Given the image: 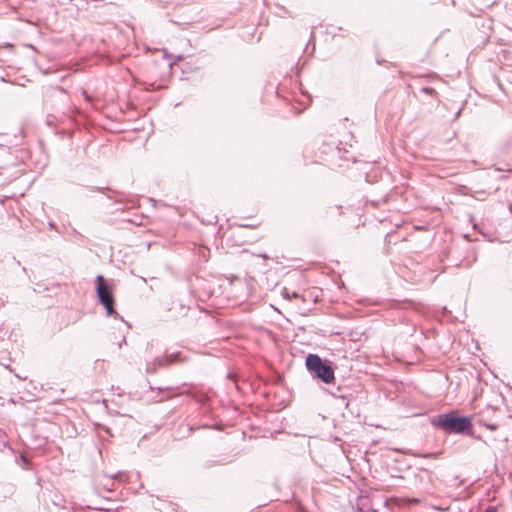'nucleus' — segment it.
Returning a JSON list of instances; mask_svg holds the SVG:
<instances>
[{
    "label": "nucleus",
    "instance_id": "obj_5",
    "mask_svg": "<svg viewBox=\"0 0 512 512\" xmlns=\"http://www.w3.org/2000/svg\"><path fill=\"white\" fill-rule=\"evenodd\" d=\"M315 375L327 384L332 383L334 380V371L331 366L326 364L316 371Z\"/></svg>",
    "mask_w": 512,
    "mask_h": 512
},
{
    "label": "nucleus",
    "instance_id": "obj_10",
    "mask_svg": "<svg viewBox=\"0 0 512 512\" xmlns=\"http://www.w3.org/2000/svg\"><path fill=\"white\" fill-rule=\"evenodd\" d=\"M261 257H262V258H264V259H267V258H268V256H267V255H265V254H262V255H261Z\"/></svg>",
    "mask_w": 512,
    "mask_h": 512
},
{
    "label": "nucleus",
    "instance_id": "obj_9",
    "mask_svg": "<svg viewBox=\"0 0 512 512\" xmlns=\"http://www.w3.org/2000/svg\"><path fill=\"white\" fill-rule=\"evenodd\" d=\"M292 297H293V298H297V297H298V294H297V293H293V294H292Z\"/></svg>",
    "mask_w": 512,
    "mask_h": 512
},
{
    "label": "nucleus",
    "instance_id": "obj_3",
    "mask_svg": "<svg viewBox=\"0 0 512 512\" xmlns=\"http://www.w3.org/2000/svg\"><path fill=\"white\" fill-rule=\"evenodd\" d=\"M306 366L308 368L309 371L315 373L316 371L320 370V368H322V366H324L325 364L322 362V359L316 355V354H309L307 357H306Z\"/></svg>",
    "mask_w": 512,
    "mask_h": 512
},
{
    "label": "nucleus",
    "instance_id": "obj_11",
    "mask_svg": "<svg viewBox=\"0 0 512 512\" xmlns=\"http://www.w3.org/2000/svg\"><path fill=\"white\" fill-rule=\"evenodd\" d=\"M424 91L428 92V91H432V89L424 88Z\"/></svg>",
    "mask_w": 512,
    "mask_h": 512
},
{
    "label": "nucleus",
    "instance_id": "obj_8",
    "mask_svg": "<svg viewBox=\"0 0 512 512\" xmlns=\"http://www.w3.org/2000/svg\"><path fill=\"white\" fill-rule=\"evenodd\" d=\"M425 457H435V454H433V453L427 454V455H425Z\"/></svg>",
    "mask_w": 512,
    "mask_h": 512
},
{
    "label": "nucleus",
    "instance_id": "obj_2",
    "mask_svg": "<svg viewBox=\"0 0 512 512\" xmlns=\"http://www.w3.org/2000/svg\"><path fill=\"white\" fill-rule=\"evenodd\" d=\"M97 282V295L100 300V302L104 305L107 314L109 316L117 315L116 311L114 310L113 304L114 299L112 295L111 288L104 283V278L102 275H98L96 277Z\"/></svg>",
    "mask_w": 512,
    "mask_h": 512
},
{
    "label": "nucleus",
    "instance_id": "obj_4",
    "mask_svg": "<svg viewBox=\"0 0 512 512\" xmlns=\"http://www.w3.org/2000/svg\"><path fill=\"white\" fill-rule=\"evenodd\" d=\"M306 366L308 368L309 371L315 373L316 371L320 370V368H322V366H324L325 364L322 362V359L316 355V354H309L307 357H306Z\"/></svg>",
    "mask_w": 512,
    "mask_h": 512
},
{
    "label": "nucleus",
    "instance_id": "obj_6",
    "mask_svg": "<svg viewBox=\"0 0 512 512\" xmlns=\"http://www.w3.org/2000/svg\"><path fill=\"white\" fill-rule=\"evenodd\" d=\"M484 512H497V508L494 506H489L485 509Z\"/></svg>",
    "mask_w": 512,
    "mask_h": 512
},
{
    "label": "nucleus",
    "instance_id": "obj_7",
    "mask_svg": "<svg viewBox=\"0 0 512 512\" xmlns=\"http://www.w3.org/2000/svg\"><path fill=\"white\" fill-rule=\"evenodd\" d=\"M82 94H83L85 100L91 101V97L88 95V93L86 91H83Z\"/></svg>",
    "mask_w": 512,
    "mask_h": 512
},
{
    "label": "nucleus",
    "instance_id": "obj_1",
    "mask_svg": "<svg viewBox=\"0 0 512 512\" xmlns=\"http://www.w3.org/2000/svg\"><path fill=\"white\" fill-rule=\"evenodd\" d=\"M432 423L447 433H465L472 429L470 417H459L454 413L438 415Z\"/></svg>",
    "mask_w": 512,
    "mask_h": 512
}]
</instances>
